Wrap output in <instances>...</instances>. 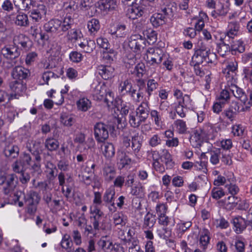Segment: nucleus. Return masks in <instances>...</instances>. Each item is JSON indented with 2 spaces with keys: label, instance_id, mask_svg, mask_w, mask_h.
Segmentation results:
<instances>
[{
  "label": "nucleus",
  "instance_id": "obj_1",
  "mask_svg": "<svg viewBox=\"0 0 252 252\" xmlns=\"http://www.w3.org/2000/svg\"><path fill=\"white\" fill-rule=\"evenodd\" d=\"M73 19L71 16H66L62 21L58 19H52L44 24V31L51 35L63 34L71 29L73 24Z\"/></svg>",
  "mask_w": 252,
  "mask_h": 252
},
{
  "label": "nucleus",
  "instance_id": "obj_2",
  "mask_svg": "<svg viewBox=\"0 0 252 252\" xmlns=\"http://www.w3.org/2000/svg\"><path fill=\"white\" fill-rule=\"evenodd\" d=\"M90 221L92 223L95 231L99 229L109 230L111 225L109 223L105 224L103 219V213L98 207H91L90 210Z\"/></svg>",
  "mask_w": 252,
  "mask_h": 252
},
{
  "label": "nucleus",
  "instance_id": "obj_3",
  "mask_svg": "<svg viewBox=\"0 0 252 252\" xmlns=\"http://www.w3.org/2000/svg\"><path fill=\"white\" fill-rule=\"evenodd\" d=\"M216 59V55L210 52V50L203 47L195 50L192 57L191 64H202L204 62L212 63Z\"/></svg>",
  "mask_w": 252,
  "mask_h": 252
},
{
  "label": "nucleus",
  "instance_id": "obj_4",
  "mask_svg": "<svg viewBox=\"0 0 252 252\" xmlns=\"http://www.w3.org/2000/svg\"><path fill=\"white\" fill-rule=\"evenodd\" d=\"M165 57L162 49L159 48H149L147 50L144 58L147 63L155 65L160 64Z\"/></svg>",
  "mask_w": 252,
  "mask_h": 252
},
{
  "label": "nucleus",
  "instance_id": "obj_5",
  "mask_svg": "<svg viewBox=\"0 0 252 252\" xmlns=\"http://www.w3.org/2000/svg\"><path fill=\"white\" fill-rule=\"evenodd\" d=\"M170 7H174L173 5L166 6L162 10V13H157L154 14L150 18V22L152 25L158 28L165 23L166 18L169 19L173 17V12Z\"/></svg>",
  "mask_w": 252,
  "mask_h": 252
},
{
  "label": "nucleus",
  "instance_id": "obj_6",
  "mask_svg": "<svg viewBox=\"0 0 252 252\" xmlns=\"http://www.w3.org/2000/svg\"><path fill=\"white\" fill-rule=\"evenodd\" d=\"M111 126L103 123H97L94 126V137L98 143L104 142L109 137V129Z\"/></svg>",
  "mask_w": 252,
  "mask_h": 252
},
{
  "label": "nucleus",
  "instance_id": "obj_7",
  "mask_svg": "<svg viewBox=\"0 0 252 252\" xmlns=\"http://www.w3.org/2000/svg\"><path fill=\"white\" fill-rule=\"evenodd\" d=\"M146 46V39L140 34L131 35L129 39L128 46L133 52L139 54Z\"/></svg>",
  "mask_w": 252,
  "mask_h": 252
},
{
  "label": "nucleus",
  "instance_id": "obj_8",
  "mask_svg": "<svg viewBox=\"0 0 252 252\" xmlns=\"http://www.w3.org/2000/svg\"><path fill=\"white\" fill-rule=\"evenodd\" d=\"M9 87L14 93L10 94L8 101L18 98L19 96L22 95L25 93L27 89L26 84L24 83L23 81L18 80L11 82L9 84Z\"/></svg>",
  "mask_w": 252,
  "mask_h": 252
},
{
  "label": "nucleus",
  "instance_id": "obj_9",
  "mask_svg": "<svg viewBox=\"0 0 252 252\" xmlns=\"http://www.w3.org/2000/svg\"><path fill=\"white\" fill-rule=\"evenodd\" d=\"M116 192L113 188H109L105 191L103 197V201L106 206L111 212H115L117 210L115 206V200L116 198Z\"/></svg>",
  "mask_w": 252,
  "mask_h": 252
},
{
  "label": "nucleus",
  "instance_id": "obj_10",
  "mask_svg": "<svg viewBox=\"0 0 252 252\" xmlns=\"http://www.w3.org/2000/svg\"><path fill=\"white\" fill-rule=\"evenodd\" d=\"M0 53L5 59H14L20 55L21 52L18 46L13 45H7L2 47Z\"/></svg>",
  "mask_w": 252,
  "mask_h": 252
},
{
  "label": "nucleus",
  "instance_id": "obj_11",
  "mask_svg": "<svg viewBox=\"0 0 252 252\" xmlns=\"http://www.w3.org/2000/svg\"><path fill=\"white\" fill-rule=\"evenodd\" d=\"M11 75L13 79L22 81L30 76L31 72L29 69L23 66L17 65L12 68Z\"/></svg>",
  "mask_w": 252,
  "mask_h": 252
},
{
  "label": "nucleus",
  "instance_id": "obj_12",
  "mask_svg": "<svg viewBox=\"0 0 252 252\" xmlns=\"http://www.w3.org/2000/svg\"><path fill=\"white\" fill-rule=\"evenodd\" d=\"M27 148L28 151L35 157L37 163L34 164L35 167H39V161H41L40 153L42 152L41 143L39 141H32L31 143L27 144Z\"/></svg>",
  "mask_w": 252,
  "mask_h": 252
},
{
  "label": "nucleus",
  "instance_id": "obj_13",
  "mask_svg": "<svg viewBox=\"0 0 252 252\" xmlns=\"http://www.w3.org/2000/svg\"><path fill=\"white\" fill-rule=\"evenodd\" d=\"M129 6L127 11L126 16L132 20L141 17L147 11L142 5H139L137 2Z\"/></svg>",
  "mask_w": 252,
  "mask_h": 252
},
{
  "label": "nucleus",
  "instance_id": "obj_14",
  "mask_svg": "<svg viewBox=\"0 0 252 252\" xmlns=\"http://www.w3.org/2000/svg\"><path fill=\"white\" fill-rule=\"evenodd\" d=\"M20 159L22 166H30L34 171L38 172L40 170L41 161H39V167H35L34 165L37 163V161L35 159V157L34 159L32 160V158L29 154L24 153L22 156L20 157Z\"/></svg>",
  "mask_w": 252,
  "mask_h": 252
},
{
  "label": "nucleus",
  "instance_id": "obj_15",
  "mask_svg": "<svg viewBox=\"0 0 252 252\" xmlns=\"http://www.w3.org/2000/svg\"><path fill=\"white\" fill-rule=\"evenodd\" d=\"M16 195L17 197L18 200H19V198L23 197L25 199V202L39 203L40 200V196L39 194L33 190H30L26 195H25L22 191H17Z\"/></svg>",
  "mask_w": 252,
  "mask_h": 252
},
{
  "label": "nucleus",
  "instance_id": "obj_16",
  "mask_svg": "<svg viewBox=\"0 0 252 252\" xmlns=\"http://www.w3.org/2000/svg\"><path fill=\"white\" fill-rule=\"evenodd\" d=\"M240 111L239 103L236 101H232L229 107L223 112L222 115L230 121H232Z\"/></svg>",
  "mask_w": 252,
  "mask_h": 252
},
{
  "label": "nucleus",
  "instance_id": "obj_17",
  "mask_svg": "<svg viewBox=\"0 0 252 252\" xmlns=\"http://www.w3.org/2000/svg\"><path fill=\"white\" fill-rule=\"evenodd\" d=\"M4 155L7 157L12 158H17L19 153V148L18 146L10 141H6L3 150Z\"/></svg>",
  "mask_w": 252,
  "mask_h": 252
},
{
  "label": "nucleus",
  "instance_id": "obj_18",
  "mask_svg": "<svg viewBox=\"0 0 252 252\" xmlns=\"http://www.w3.org/2000/svg\"><path fill=\"white\" fill-rule=\"evenodd\" d=\"M5 186L3 188L4 193L8 195L14 190L17 184V178L15 174H8L5 180Z\"/></svg>",
  "mask_w": 252,
  "mask_h": 252
},
{
  "label": "nucleus",
  "instance_id": "obj_19",
  "mask_svg": "<svg viewBox=\"0 0 252 252\" xmlns=\"http://www.w3.org/2000/svg\"><path fill=\"white\" fill-rule=\"evenodd\" d=\"M138 83L140 84V87L138 91L133 87H131L127 94L131 96L133 100L136 102H139L143 97V92H142V87L145 86L144 80L139 79Z\"/></svg>",
  "mask_w": 252,
  "mask_h": 252
},
{
  "label": "nucleus",
  "instance_id": "obj_20",
  "mask_svg": "<svg viewBox=\"0 0 252 252\" xmlns=\"http://www.w3.org/2000/svg\"><path fill=\"white\" fill-rule=\"evenodd\" d=\"M227 85L229 91L235 97L240 99L244 103L247 102L248 100L247 95L242 89L232 83L230 85L229 82H228Z\"/></svg>",
  "mask_w": 252,
  "mask_h": 252
},
{
  "label": "nucleus",
  "instance_id": "obj_21",
  "mask_svg": "<svg viewBox=\"0 0 252 252\" xmlns=\"http://www.w3.org/2000/svg\"><path fill=\"white\" fill-rule=\"evenodd\" d=\"M233 229L237 234L241 233L247 227L246 220L241 216H237L232 220Z\"/></svg>",
  "mask_w": 252,
  "mask_h": 252
},
{
  "label": "nucleus",
  "instance_id": "obj_22",
  "mask_svg": "<svg viewBox=\"0 0 252 252\" xmlns=\"http://www.w3.org/2000/svg\"><path fill=\"white\" fill-rule=\"evenodd\" d=\"M74 185V181L71 176H68L66 178V184L62 187V192L65 197L68 199L73 196L72 189Z\"/></svg>",
  "mask_w": 252,
  "mask_h": 252
},
{
  "label": "nucleus",
  "instance_id": "obj_23",
  "mask_svg": "<svg viewBox=\"0 0 252 252\" xmlns=\"http://www.w3.org/2000/svg\"><path fill=\"white\" fill-rule=\"evenodd\" d=\"M98 70L100 75L105 80H108L114 76V68L110 65H100Z\"/></svg>",
  "mask_w": 252,
  "mask_h": 252
},
{
  "label": "nucleus",
  "instance_id": "obj_24",
  "mask_svg": "<svg viewBox=\"0 0 252 252\" xmlns=\"http://www.w3.org/2000/svg\"><path fill=\"white\" fill-rule=\"evenodd\" d=\"M101 150L102 154L107 159H111L115 155V148L111 143H104L101 146Z\"/></svg>",
  "mask_w": 252,
  "mask_h": 252
},
{
  "label": "nucleus",
  "instance_id": "obj_25",
  "mask_svg": "<svg viewBox=\"0 0 252 252\" xmlns=\"http://www.w3.org/2000/svg\"><path fill=\"white\" fill-rule=\"evenodd\" d=\"M13 42L14 45L19 44L25 50L28 49L29 47L28 43L30 42V39L24 34L20 33L14 36Z\"/></svg>",
  "mask_w": 252,
  "mask_h": 252
},
{
  "label": "nucleus",
  "instance_id": "obj_26",
  "mask_svg": "<svg viewBox=\"0 0 252 252\" xmlns=\"http://www.w3.org/2000/svg\"><path fill=\"white\" fill-rule=\"evenodd\" d=\"M135 112L138 114L139 116L146 120L150 112V107L149 106L148 102H142L136 108Z\"/></svg>",
  "mask_w": 252,
  "mask_h": 252
},
{
  "label": "nucleus",
  "instance_id": "obj_27",
  "mask_svg": "<svg viewBox=\"0 0 252 252\" xmlns=\"http://www.w3.org/2000/svg\"><path fill=\"white\" fill-rule=\"evenodd\" d=\"M210 240V232L206 228L200 231L199 244L204 250L207 248Z\"/></svg>",
  "mask_w": 252,
  "mask_h": 252
},
{
  "label": "nucleus",
  "instance_id": "obj_28",
  "mask_svg": "<svg viewBox=\"0 0 252 252\" xmlns=\"http://www.w3.org/2000/svg\"><path fill=\"white\" fill-rule=\"evenodd\" d=\"M146 120L138 115L136 112H131L129 116V123L130 125L134 128L138 127L140 125Z\"/></svg>",
  "mask_w": 252,
  "mask_h": 252
},
{
  "label": "nucleus",
  "instance_id": "obj_29",
  "mask_svg": "<svg viewBox=\"0 0 252 252\" xmlns=\"http://www.w3.org/2000/svg\"><path fill=\"white\" fill-rule=\"evenodd\" d=\"M116 174V170L113 166L110 164H105L103 168V175L105 180L111 181L112 180Z\"/></svg>",
  "mask_w": 252,
  "mask_h": 252
},
{
  "label": "nucleus",
  "instance_id": "obj_30",
  "mask_svg": "<svg viewBox=\"0 0 252 252\" xmlns=\"http://www.w3.org/2000/svg\"><path fill=\"white\" fill-rule=\"evenodd\" d=\"M15 24L21 27H27L29 26L30 22L27 14L20 12L16 17Z\"/></svg>",
  "mask_w": 252,
  "mask_h": 252
},
{
  "label": "nucleus",
  "instance_id": "obj_31",
  "mask_svg": "<svg viewBox=\"0 0 252 252\" xmlns=\"http://www.w3.org/2000/svg\"><path fill=\"white\" fill-rule=\"evenodd\" d=\"M225 41L226 39L221 38L220 42L217 44L218 52L220 56L223 57L230 51V46L226 43Z\"/></svg>",
  "mask_w": 252,
  "mask_h": 252
},
{
  "label": "nucleus",
  "instance_id": "obj_32",
  "mask_svg": "<svg viewBox=\"0 0 252 252\" xmlns=\"http://www.w3.org/2000/svg\"><path fill=\"white\" fill-rule=\"evenodd\" d=\"M209 127V126H204L202 129L199 128L195 130L194 133V138H195V140H198V143L197 145L201 146V142L202 140L206 138L209 135V133L207 131V128Z\"/></svg>",
  "mask_w": 252,
  "mask_h": 252
},
{
  "label": "nucleus",
  "instance_id": "obj_33",
  "mask_svg": "<svg viewBox=\"0 0 252 252\" xmlns=\"http://www.w3.org/2000/svg\"><path fill=\"white\" fill-rule=\"evenodd\" d=\"M87 27L90 34L95 35L100 28L99 20L95 18L92 19L88 22Z\"/></svg>",
  "mask_w": 252,
  "mask_h": 252
},
{
  "label": "nucleus",
  "instance_id": "obj_34",
  "mask_svg": "<svg viewBox=\"0 0 252 252\" xmlns=\"http://www.w3.org/2000/svg\"><path fill=\"white\" fill-rule=\"evenodd\" d=\"M15 6L23 10H29L34 3L33 0H13Z\"/></svg>",
  "mask_w": 252,
  "mask_h": 252
},
{
  "label": "nucleus",
  "instance_id": "obj_35",
  "mask_svg": "<svg viewBox=\"0 0 252 252\" xmlns=\"http://www.w3.org/2000/svg\"><path fill=\"white\" fill-rule=\"evenodd\" d=\"M60 121L64 126L70 127L75 123V119L71 114L62 113L60 116Z\"/></svg>",
  "mask_w": 252,
  "mask_h": 252
},
{
  "label": "nucleus",
  "instance_id": "obj_36",
  "mask_svg": "<svg viewBox=\"0 0 252 252\" xmlns=\"http://www.w3.org/2000/svg\"><path fill=\"white\" fill-rule=\"evenodd\" d=\"M239 201V199L235 195H231L225 198L223 202L225 209L228 210L233 209L238 204Z\"/></svg>",
  "mask_w": 252,
  "mask_h": 252
},
{
  "label": "nucleus",
  "instance_id": "obj_37",
  "mask_svg": "<svg viewBox=\"0 0 252 252\" xmlns=\"http://www.w3.org/2000/svg\"><path fill=\"white\" fill-rule=\"evenodd\" d=\"M45 147L50 152L56 151L59 147V142L53 137L47 138L44 143Z\"/></svg>",
  "mask_w": 252,
  "mask_h": 252
},
{
  "label": "nucleus",
  "instance_id": "obj_38",
  "mask_svg": "<svg viewBox=\"0 0 252 252\" xmlns=\"http://www.w3.org/2000/svg\"><path fill=\"white\" fill-rule=\"evenodd\" d=\"M77 108L79 110L86 112L91 108L92 103L91 101L86 97L80 98L76 102Z\"/></svg>",
  "mask_w": 252,
  "mask_h": 252
},
{
  "label": "nucleus",
  "instance_id": "obj_39",
  "mask_svg": "<svg viewBox=\"0 0 252 252\" xmlns=\"http://www.w3.org/2000/svg\"><path fill=\"white\" fill-rule=\"evenodd\" d=\"M155 215L148 212L144 217L143 227L144 228H151L156 223Z\"/></svg>",
  "mask_w": 252,
  "mask_h": 252
},
{
  "label": "nucleus",
  "instance_id": "obj_40",
  "mask_svg": "<svg viewBox=\"0 0 252 252\" xmlns=\"http://www.w3.org/2000/svg\"><path fill=\"white\" fill-rule=\"evenodd\" d=\"M138 138L139 136L137 135H135L131 137V152L135 156L139 153L142 146V142L138 140Z\"/></svg>",
  "mask_w": 252,
  "mask_h": 252
},
{
  "label": "nucleus",
  "instance_id": "obj_41",
  "mask_svg": "<svg viewBox=\"0 0 252 252\" xmlns=\"http://www.w3.org/2000/svg\"><path fill=\"white\" fill-rule=\"evenodd\" d=\"M79 46L83 49L86 53H91L95 49V44L94 40H84V42L80 43Z\"/></svg>",
  "mask_w": 252,
  "mask_h": 252
},
{
  "label": "nucleus",
  "instance_id": "obj_42",
  "mask_svg": "<svg viewBox=\"0 0 252 252\" xmlns=\"http://www.w3.org/2000/svg\"><path fill=\"white\" fill-rule=\"evenodd\" d=\"M117 53L113 49L104 51L102 54V59L106 63H111L116 59Z\"/></svg>",
  "mask_w": 252,
  "mask_h": 252
},
{
  "label": "nucleus",
  "instance_id": "obj_43",
  "mask_svg": "<svg viewBox=\"0 0 252 252\" xmlns=\"http://www.w3.org/2000/svg\"><path fill=\"white\" fill-rule=\"evenodd\" d=\"M135 229L133 228H130L126 232V236H125L124 231L122 230L120 232L121 233V234L120 235L121 239L126 243L132 241V240L135 239H138L135 236Z\"/></svg>",
  "mask_w": 252,
  "mask_h": 252
},
{
  "label": "nucleus",
  "instance_id": "obj_44",
  "mask_svg": "<svg viewBox=\"0 0 252 252\" xmlns=\"http://www.w3.org/2000/svg\"><path fill=\"white\" fill-rule=\"evenodd\" d=\"M209 154L210 156V162L213 165L218 164L220 159L221 150L218 149L214 151H211Z\"/></svg>",
  "mask_w": 252,
  "mask_h": 252
},
{
  "label": "nucleus",
  "instance_id": "obj_45",
  "mask_svg": "<svg viewBox=\"0 0 252 252\" xmlns=\"http://www.w3.org/2000/svg\"><path fill=\"white\" fill-rule=\"evenodd\" d=\"M126 152H121L118 153V160L122 167H124L126 165H129L131 162V158L128 155L126 154Z\"/></svg>",
  "mask_w": 252,
  "mask_h": 252
},
{
  "label": "nucleus",
  "instance_id": "obj_46",
  "mask_svg": "<svg viewBox=\"0 0 252 252\" xmlns=\"http://www.w3.org/2000/svg\"><path fill=\"white\" fill-rule=\"evenodd\" d=\"M144 35H146L149 40L150 44H154L157 42L158 39V32L151 28H149L143 32Z\"/></svg>",
  "mask_w": 252,
  "mask_h": 252
},
{
  "label": "nucleus",
  "instance_id": "obj_47",
  "mask_svg": "<svg viewBox=\"0 0 252 252\" xmlns=\"http://www.w3.org/2000/svg\"><path fill=\"white\" fill-rule=\"evenodd\" d=\"M239 30V25L236 22H231L228 24V31L227 36L228 38H232L233 36L237 35Z\"/></svg>",
  "mask_w": 252,
  "mask_h": 252
},
{
  "label": "nucleus",
  "instance_id": "obj_48",
  "mask_svg": "<svg viewBox=\"0 0 252 252\" xmlns=\"http://www.w3.org/2000/svg\"><path fill=\"white\" fill-rule=\"evenodd\" d=\"M160 156L161 161L164 162L168 167L171 168L173 166V162L171 158V155L167 150H163L162 154Z\"/></svg>",
  "mask_w": 252,
  "mask_h": 252
},
{
  "label": "nucleus",
  "instance_id": "obj_49",
  "mask_svg": "<svg viewBox=\"0 0 252 252\" xmlns=\"http://www.w3.org/2000/svg\"><path fill=\"white\" fill-rule=\"evenodd\" d=\"M45 14V12L44 10L41 11L39 9H33L30 11V17L33 22L36 23L39 22Z\"/></svg>",
  "mask_w": 252,
  "mask_h": 252
},
{
  "label": "nucleus",
  "instance_id": "obj_50",
  "mask_svg": "<svg viewBox=\"0 0 252 252\" xmlns=\"http://www.w3.org/2000/svg\"><path fill=\"white\" fill-rule=\"evenodd\" d=\"M132 87V85L131 82L128 80H126L120 84L119 92L123 95L127 94Z\"/></svg>",
  "mask_w": 252,
  "mask_h": 252
},
{
  "label": "nucleus",
  "instance_id": "obj_51",
  "mask_svg": "<svg viewBox=\"0 0 252 252\" xmlns=\"http://www.w3.org/2000/svg\"><path fill=\"white\" fill-rule=\"evenodd\" d=\"M174 124L179 133L185 134L186 133L188 128L185 121L178 119L174 122Z\"/></svg>",
  "mask_w": 252,
  "mask_h": 252
},
{
  "label": "nucleus",
  "instance_id": "obj_52",
  "mask_svg": "<svg viewBox=\"0 0 252 252\" xmlns=\"http://www.w3.org/2000/svg\"><path fill=\"white\" fill-rule=\"evenodd\" d=\"M158 232L159 237L165 240H168L172 236V229L169 227H163Z\"/></svg>",
  "mask_w": 252,
  "mask_h": 252
},
{
  "label": "nucleus",
  "instance_id": "obj_53",
  "mask_svg": "<svg viewBox=\"0 0 252 252\" xmlns=\"http://www.w3.org/2000/svg\"><path fill=\"white\" fill-rule=\"evenodd\" d=\"M62 248L68 250L71 249L73 243L69 235L65 234L63 235L61 242Z\"/></svg>",
  "mask_w": 252,
  "mask_h": 252
},
{
  "label": "nucleus",
  "instance_id": "obj_54",
  "mask_svg": "<svg viewBox=\"0 0 252 252\" xmlns=\"http://www.w3.org/2000/svg\"><path fill=\"white\" fill-rule=\"evenodd\" d=\"M122 148L125 150L127 154L132 155L131 147V140L130 138L124 136L122 138Z\"/></svg>",
  "mask_w": 252,
  "mask_h": 252
},
{
  "label": "nucleus",
  "instance_id": "obj_55",
  "mask_svg": "<svg viewBox=\"0 0 252 252\" xmlns=\"http://www.w3.org/2000/svg\"><path fill=\"white\" fill-rule=\"evenodd\" d=\"M245 50V48L243 45V42L240 41H237L236 43L231 45L230 46V51L232 54H236V52L240 53H243Z\"/></svg>",
  "mask_w": 252,
  "mask_h": 252
},
{
  "label": "nucleus",
  "instance_id": "obj_56",
  "mask_svg": "<svg viewBox=\"0 0 252 252\" xmlns=\"http://www.w3.org/2000/svg\"><path fill=\"white\" fill-rule=\"evenodd\" d=\"M232 178H227L221 175H219L217 178L214 180V184L215 186H220L224 185L225 183H228L231 181H234L233 175Z\"/></svg>",
  "mask_w": 252,
  "mask_h": 252
},
{
  "label": "nucleus",
  "instance_id": "obj_57",
  "mask_svg": "<svg viewBox=\"0 0 252 252\" xmlns=\"http://www.w3.org/2000/svg\"><path fill=\"white\" fill-rule=\"evenodd\" d=\"M146 70L145 65L143 63H139L135 65L132 73L135 74L138 78H141Z\"/></svg>",
  "mask_w": 252,
  "mask_h": 252
},
{
  "label": "nucleus",
  "instance_id": "obj_58",
  "mask_svg": "<svg viewBox=\"0 0 252 252\" xmlns=\"http://www.w3.org/2000/svg\"><path fill=\"white\" fill-rule=\"evenodd\" d=\"M113 220L116 226L122 227L126 224V220L124 219L123 215L121 213L115 214L113 216Z\"/></svg>",
  "mask_w": 252,
  "mask_h": 252
},
{
  "label": "nucleus",
  "instance_id": "obj_59",
  "mask_svg": "<svg viewBox=\"0 0 252 252\" xmlns=\"http://www.w3.org/2000/svg\"><path fill=\"white\" fill-rule=\"evenodd\" d=\"M144 190L143 187L139 183L131 188L130 193L132 195L142 197L144 195Z\"/></svg>",
  "mask_w": 252,
  "mask_h": 252
},
{
  "label": "nucleus",
  "instance_id": "obj_60",
  "mask_svg": "<svg viewBox=\"0 0 252 252\" xmlns=\"http://www.w3.org/2000/svg\"><path fill=\"white\" fill-rule=\"evenodd\" d=\"M152 119H154L155 124L157 126H160L162 123V113L156 110H152L150 112Z\"/></svg>",
  "mask_w": 252,
  "mask_h": 252
},
{
  "label": "nucleus",
  "instance_id": "obj_61",
  "mask_svg": "<svg viewBox=\"0 0 252 252\" xmlns=\"http://www.w3.org/2000/svg\"><path fill=\"white\" fill-rule=\"evenodd\" d=\"M69 2L63 3V7L67 12L72 13L75 11L78 7L76 2L73 0H69Z\"/></svg>",
  "mask_w": 252,
  "mask_h": 252
},
{
  "label": "nucleus",
  "instance_id": "obj_62",
  "mask_svg": "<svg viewBox=\"0 0 252 252\" xmlns=\"http://www.w3.org/2000/svg\"><path fill=\"white\" fill-rule=\"evenodd\" d=\"M147 158L149 160H152L153 162L157 160H159L161 158L159 151L158 150H150L146 152Z\"/></svg>",
  "mask_w": 252,
  "mask_h": 252
},
{
  "label": "nucleus",
  "instance_id": "obj_63",
  "mask_svg": "<svg viewBox=\"0 0 252 252\" xmlns=\"http://www.w3.org/2000/svg\"><path fill=\"white\" fill-rule=\"evenodd\" d=\"M229 91L228 86L227 85V87L220 92L218 100L221 102L222 101L224 104L227 103L230 99Z\"/></svg>",
  "mask_w": 252,
  "mask_h": 252
},
{
  "label": "nucleus",
  "instance_id": "obj_64",
  "mask_svg": "<svg viewBox=\"0 0 252 252\" xmlns=\"http://www.w3.org/2000/svg\"><path fill=\"white\" fill-rule=\"evenodd\" d=\"M98 247L104 251L111 250L113 248L112 242L109 240L100 239L97 243Z\"/></svg>",
  "mask_w": 252,
  "mask_h": 252
}]
</instances>
